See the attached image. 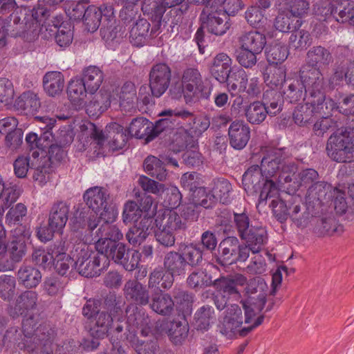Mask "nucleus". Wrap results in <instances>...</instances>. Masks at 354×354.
<instances>
[{
  "mask_svg": "<svg viewBox=\"0 0 354 354\" xmlns=\"http://www.w3.org/2000/svg\"><path fill=\"white\" fill-rule=\"evenodd\" d=\"M81 21L89 32H95L102 24L101 34L106 41L122 37L121 28L114 26L116 20L112 5L104 3L99 7L87 5Z\"/></svg>",
  "mask_w": 354,
  "mask_h": 354,
  "instance_id": "nucleus-7",
  "label": "nucleus"
},
{
  "mask_svg": "<svg viewBox=\"0 0 354 354\" xmlns=\"http://www.w3.org/2000/svg\"><path fill=\"white\" fill-rule=\"evenodd\" d=\"M230 145L236 149H243L250 138V129L243 121H234L229 127Z\"/></svg>",
  "mask_w": 354,
  "mask_h": 354,
  "instance_id": "nucleus-26",
  "label": "nucleus"
},
{
  "mask_svg": "<svg viewBox=\"0 0 354 354\" xmlns=\"http://www.w3.org/2000/svg\"><path fill=\"white\" fill-rule=\"evenodd\" d=\"M326 150L328 155L337 162H351L354 159V132L345 130L332 135Z\"/></svg>",
  "mask_w": 354,
  "mask_h": 354,
  "instance_id": "nucleus-11",
  "label": "nucleus"
},
{
  "mask_svg": "<svg viewBox=\"0 0 354 354\" xmlns=\"http://www.w3.org/2000/svg\"><path fill=\"white\" fill-rule=\"evenodd\" d=\"M41 329L37 328L35 330V337L34 342L37 341L34 347H28L26 354H50L53 351V342L50 337L46 338L45 334L44 337H40L39 333Z\"/></svg>",
  "mask_w": 354,
  "mask_h": 354,
  "instance_id": "nucleus-52",
  "label": "nucleus"
},
{
  "mask_svg": "<svg viewBox=\"0 0 354 354\" xmlns=\"http://www.w3.org/2000/svg\"><path fill=\"white\" fill-rule=\"evenodd\" d=\"M160 116H169V117H178L182 119H188L189 121H192L193 127L191 128V133H194V136H198L203 132L206 131L209 127V120L207 117L204 115H200L198 117H194V115L186 111H172L166 110L162 111L158 114Z\"/></svg>",
  "mask_w": 354,
  "mask_h": 354,
  "instance_id": "nucleus-25",
  "label": "nucleus"
},
{
  "mask_svg": "<svg viewBox=\"0 0 354 354\" xmlns=\"http://www.w3.org/2000/svg\"><path fill=\"white\" fill-rule=\"evenodd\" d=\"M192 203L194 206H202L205 208L212 207L216 202V200H212V193L207 192L204 187H198L192 194Z\"/></svg>",
  "mask_w": 354,
  "mask_h": 354,
  "instance_id": "nucleus-61",
  "label": "nucleus"
},
{
  "mask_svg": "<svg viewBox=\"0 0 354 354\" xmlns=\"http://www.w3.org/2000/svg\"><path fill=\"white\" fill-rule=\"evenodd\" d=\"M139 320L141 325V335L143 337L157 336L164 333H167L171 341L176 344H180L184 341L188 333V327L186 324L180 322H174L171 324V327L167 330V323L165 321L158 322L156 324V328L151 330L149 326V319L144 315H139Z\"/></svg>",
  "mask_w": 354,
  "mask_h": 354,
  "instance_id": "nucleus-13",
  "label": "nucleus"
},
{
  "mask_svg": "<svg viewBox=\"0 0 354 354\" xmlns=\"http://www.w3.org/2000/svg\"><path fill=\"white\" fill-rule=\"evenodd\" d=\"M217 290L214 303L219 310L223 309L229 298H241L239 288L243 287V296L241 301L244 316L238 305L227 308L221 325V333L227 338L244 337L261 325L263 316L260 315L266 304V284L263 279L257 277L249 281L241 274H235L214 280L213 283Z\"/></svg>",
  "mask_w": 354,
  "mask_h": 354,
  "instance_id": "nucleus-1",
  "label": "nucleus"
},
{
  "mask_svg": "<svg viewBox=\"0 0 354 354\" xmlns=\"http://www.w3.org/2000/svg\"><path fill=\"white\" fill-rule=\"evenodd\" d=\"M203 27L216 35H221L230 28L227 16L221 8L216 6V1H212L209 7L206 6L201 16Z\"/></svg>",
  "mask_w": 354,
  "mask_h": 354,
  "instance_id": "nucleus-17",
  "label": "nucleus"
},
{
  "mask_svg": "<svg viewBox=\"0 0 354 354\" xmlns=\"http://www.w3.org/2000/svg\"><path fill=\"white\" fill-rule=\"evenodd\" d=\"M279 14L276 17L274 27L281 32H288L299 28L301 26V21L293 17L291 14L286 9L279 10L278 5Z\"/></svg>",
  "mask_w": 354,
  "mask_h": 354,
  "instance_id": "nucleus-39",
  "label": "nucleus"
},
{
  "mask_svg": "<svg viewBox=\"0 0 354 354\" xmlns=\"http://www.w3.org/2000/svg\"><path fill=\"white\" fill-rule=\"evenodd\" d=\"M57 246L54 245L46 249L42 248L35 249L32 254V262L40 268L50 270L53 266L55 250Z\"/></svg>",
  "mask_w": 354,
  "mask_h": 354,
  "instance_id": "nucleus-40",
  "label": "nucleus"
},
{
  "mask_svg": "<svg viewBox=\"0 0 354 354\" xmlns=\"http://www.w3.org/2000/svg\"><path fill=\"white\" fill-rule=\"evenodd\" d=\"M87 88L83 81L79 78L72 79L68 86V95L71 102L76 109L85 105Z\"/></svg>",
  "mask_w": 354,
  "mask_h": 354,
  "instance_id": "nucleus-34",
  "label": "nucleus"
},
{
  "mask_svg": "<svg viewBox=\"0 0 354 354\" xmlns=\"http://www.w3.org/2000/svg\"><path fill=\"white\" fill-rule=\"evenodd\" d=\"M166 270L175 274L180 276L185 274L186 263L184 262L182 256L177 252H171L165 258L164 262Z\"/></svg>",
  "mask_w": 354,
  "mask_h": 354,
  "instance_id": "nucleus-50",
  "label": "nucleus"
},
{
  "mask_svg": "<svg viewBox=\"0 0 354 354\" xmlns=\"http://www.w3.org/2000/svg\"><path fill=\"white\" fill-rule=\"evenodd\" d=\"M227 89L232 95L244 93L248 84V74L243 68L232 71L227 79Z\"/></svg>",
  "mask_w": 354,
  "mask_h": 354,
  "instance_id": "nucleus-42",
  "label": "nucleus"
},
{
  "mask_svg": "<svg viewBox=\"0 0 354 354\" xmlns=\"http://www.w3.org/2000/svg\"><path fill=\"white\" fill-rule=\"evenodd\" d=\"M27 20L26 26L28 29V31L31 32L34 35H40L43 39H48L51 38L55 33V41L61 47H66L70 45L73 39V32L71 24L63 20V17L55 16L52 20L46 19L39 23L29 19L26 14Z\"/></svg>",
  "mask_w": 354,
  "mask_h": 354,
  "instance_id": "nucleus-10",
  "label": "nucleus"
},
{
  "mask_svg": "<svg viewBox=\"0 0 354 354\" xmlns=\"http://www.w3.org/2000/svg\"><path fill=\"white\" fill-rule=\"evenodd\" d=\"M53 261V266L61 275L66 274L71 268H75V258L66 254V249L63 245L55 248Z\"/></svg>",
  "mask_w": 354,
  "mask_h": 354,
  "instance_id": "nucleus-35",
  "label": "nucleus"
},
{
  "mask_svg": "<svg viewBox=\"0 0 354 354\" xmlns=\"http://www.w3.org/2000/svg\"><path fill=\"white\" fill-rule=\"evenodd\" d=\"M143 208L147 212L145 218L138 224L131 227L126 234L127 239L132 245H140L150 234L153 223V217L156 214L157 205L153 204L151 196H147Z\"/></svg>",
  "mask_w": 354,
  "mask_h": 354,
  "instance_id": "nucleus-16",
  "label": "nucleus"
},
{
  "mask_svg": "<svg viewBox=\"0 0 354 354\" xmlns=\"http://www.w3.org/2000/svg\"><path fill=\"white\" fill-rule=\"evenodd\" d=\"M171 77V71L165 64H156L150 73L149 91L156 97L161 96L167 90Z\"/></svg>",
  "mask_w": 354,
  "mask_h": 354,
  "instance_id": "nucleus-22",
  "label": "nucleus"
},
{
  "mask_svg": "<svg viewBox=\"0 0 354 354\" xmlns=\"http://www.w3.org/2000/svg\"><path fill=\"white\" fill-rule=\"evenodd\" d=\"M268 114L275 115L276 111L267 110L264 104L260 102L251 103L245 110L246 118L251 124L261 123Z\"/></svg>",
  "mask_w": 354,
  "mask_h": 354,
  "instance_id": "nucleus-45",
  "label": "nucleus"
},
{
  "mask_svg": "<svg viewBox=\"0 0 354 354\" xmlns=\"http://www.w3.org/2000/svg\"><path fill=\"white\" fill-rule=\"evenodd\" d=\"M69 207L64 202L55 204L50 210L48 225L62 234L68 221Z\"/></svg>",
  "mask_w": 354,
  "mask_h": 354,
  "instance_id": "nucleus-29",
  "label": "nucleus"
},
{
  "mask_svg": "<svg viewBox=\"0 0 354 354\" xmlns=\"http://www.w3.org/2000/svg\"><path fill=\"white\" fill-rule=\"evenodd\" d=\"M147 197L142 199L141 207H139L136 202L129 201H127L124 206L122 219L123 222L127 225L131 223L138 224L139 219H142L146 216L147 212L145 211L143 206L145 205V200Z\"/></svg>",
  "mask_w": 354,
  "mask_h": 354,
  "instance_id": "nucleus-41",
  "label": "nucleus"
},
{
  "mask_svg": "<svg viewBox=\"0 0 354 354\" xmlns=\"http://www.w3.org/2000/svg\"><path fill=\"white\" fill-rule=\"evenodd\" d=\"M43 86L49 95H59L64 87V75L59 71L46 73L43 77Z\"/></svg>",
  "mask_w": 354,
  "mask_h": 354,
  "instance_id": "nucleus-36",
  "label": "nucleus"
},
{
  "mask_svg": "<svg viewBox=\"0 0 354 354\" xmlns=\"http://www.w3.org/2000/svg\"><path fill=\"white\" fill-rule=\"evenodd\" d=\"M343 227L337 225L333 218L322 219L315 229V232L319 236H332L340 234Z\"/></svg>",
  "mask_w": 354,
  "mask_h": 354,
  "instance_id": "nucleus-57",
  "label": "nucleus"
},
{
  "mask_svg": "<svg viewBox=\"0 0 354 354\" xmlns=\"http://www.w3.org/2000/svg\"><path fill=\"white\" fill-rule=\"evenodd\" d=\"M182 258L185 263L190 266L198 264L203 257L202 251L196 244L190 243L185 245L181 248Z\"/></svg>",
  "mask_w": 354,
  "mask_h": 354,
  "instance_id": "nucleus-55",
  "label": "nucleus"
},
{
  "mask_svg": "<svg viewBox=\"0 0 354 354\" xmlns=\"http://www.w3.org/2000/svg\"><path fill=\"white\" fill-rule=\"evenodd\" d=\"M127 300L139 305H146L149 302V294L145 286L136 280L127 281L124 288Z\"/></svg>",
  "mask_w": 354,
  "mask_h": 354,
  "instance_id": "nucleus-31",
  "label": "nucleus"
},
{
  "mask_svg": "<svg viewBox=\"0 0 354 354\" xmlns=\"http://www.w3.org/2000/svg\"><path fill=\"white\" fill-rule=\"evenodd\" d=\"M150 28V24L145 19H139L130 30L131 42L137 46H142Z\"/></svg>",
  "mask_w": 354,
  "mask_h": 354,
  "instance_id": "nucleus-48",
  "label": "nucleus"
},
{
  "mask_svg": "<svg viewBox=\"0 0 354 354\" xmlns=\"http://www.w3.org/2000/svg\"><path fill=\"white\" fill-rule=\"evenodd\" d=\"M174 277L175 274L167 270L163 273L162 270L156 269L151 274L149 284L150 286H154L160 283L163 288H169L174 283Z\"/></svg>",
  "mask_w": 354,
  "mask_h": 354,
  "instance_id": "nucleus-58",
  "label": "nucleus"
},
{
  "mask_svg": "<svg viewBox=\"0 0 354 354\" xmlns=\"http://www.w3.org/2000/svg\"><path fill=\"white\" fill-rule=\"evenodd\" d=\"M111 93H117L118 104L120 107L127 111L136 110V100L137 104L142 102L144 105L149 104L151 100V95L149 86L144 85L140 88L139 95L136 97L135 86L131 82H127L122 87L120 91L115 89L111 91Z\"/></svg>",
  "mask_w": 354,
  "mask_h": 354,
  "instance_id": "nucleus-14",
  "label": "nucleus"
},
{
  "mask_svg": "<svg viewBox=\"0 0 354 354\" xmlns=\"http://www.w3.org/2000/svg\"><path fill=\"white\" fill-rule=\"evenodd\" d=\"M64 0H39L37 6L31 10L30 19L33 21L42 22L49 17V10L46 6H55Z\"/></svg>",
  "mask_w": 354,
  "mask_h": 354,
  "instance_id": "nucleus-56",
  "label": "nucleus"
},
{
  "mask_svg": "<svg viewBox=\"0 0 354 354\" xmlns=\"http://www.w3.org/2000/svg\"><path fill=\"white\" fill-rule=\"evenodd\" d=\"M301 84L299 81L291 83L284 91L286 98L292 103L299 100L303 95V89L309 93L306 106L312 108L313 112H322V101L325 99V82L319 70L313 66H304L300 71Z\"/></svg>",
  "mask_w": 354,
  "mask_h": 354,
  "instance_id": "nucleus-3",
  "label": "nucleus"
},
{
  "mask_svg": "<svg viewBox=\"0 0 354 354\" xmlns=\"http://www.w3.org/2000/svg\"><path fill=\"white\" fill-rule=\"evenodd\" d=\"M89 0H67L63 3V9L66 15L71 20L81 21Z\"/></svg>",
  "mask_w": 354,
  "mask_h": 354,
  "instance_id": "nucleus-49",
  "label": "nucleus"
},
{
  "mask_svg": "<svg viewBox=\"0 0 354 354\" xmlns=\"http://www.w3.org/2000/svg\"><path fill=\"white\" fill-rule=\"evenodd\" d=\"M138 183L146 192L160 195L166 192V196L164 199V206L166 209H175L180 204L182 199L181 194L176 186H169L165 189V185L159 184L147 176H142L139 178Z\"/></svg>",
  "mask_w": 354,
  "mask_h": 354,
  "instance_id": "nucleus-20",
  "label": "nucleus"
},
{
  "mask_svg": "<svg viewBox=\"0 0 354 354\" xmlns=\"http://www.w3.org/2000/svg\"><path fill=\"white\" fill-rule=\"evenodd\" d=\"M183 0H145L141 9L144 13L151 15V18L160 21L167 8L180 4Z\"/></svg>",
  "mask_w": 354,
  "mask_h": 354,
  "instance_id": "nucleus-30",
  "label": "nucleus"
},
{
  "mask_svg": "<svg viewBox=\"0 0 354 354\" xmlns=\"http://www.w3.org/2000/svg\"><path fill=\"white\" fill-rule=\"evenodd\" d=\"M156 226L176 232L184 227L180 216L176 211L165 209L162 213L158 212L155 219Z\"/></svg>",
  "mask_w": 354,
  "mask_h": 354,
  "instance_id": "nucleus-33",
  "label": "nucleus"
},
{
  "mask_svg": "<svg viewBox=\"0 0 354 354\" xmlns=\"http://www.w3.org/2000/svg\"><path fill=\"white\" fill-rule=\"evenodd\" d=\"M80 129V141L82 144L80 150H85L93 145L97 154L103 153L106 146L111 151L122 149L130 136L127 129L124 130L123 127L116 122L107 125L104 133L88 121H82Z\"/></svg>",
  "mask_w": 354,
  "mask_h": 354,
  "instance_id": "nucleus-4",
  "label": "nucleus"
},
{
  "mask_svg": "<svg viewBox=\"0 0 354 354\" xmlns=\"http://www.w3.org/2000/svg\"><path fill=\"white\" fill-rule=\"evenodd\" d=\"M238 248L239 241L236 238L230 236L223 240L219 245V263L223 266H227L238 261Z\"/></svg>",
  "mask_w": 354,
  "mask_h": 354,
  "instance_id": "nucleus-32",
  "label": "nucleus"
},
{
  "mask_svg": "<svg viewBox=\"0 0 354 354\" xmlns=\"http://www.w3.org/2000/svg\"><path fill=\"white\" fill-rule=\"evenodd\" d=\"M288 55V48L281 43L270 45L266 50V58L270 64H279L284 62Z\"/></svg>",
  "mask_w": 354,
  "mask_h": 354,
  "instance_id": "nucleus-51",
  "label": "nucleus"
},
{
  "mask_svg": "<svg viewBox=\"0 0 354 354\" xmlns=\"http://www.w3.org/2000/svg\"><path fill=\"white\" fill-rule=\"evenodd\" d=\"M279 10L286 9L291 16L300 19L304 17L310 8V3L308 0H278Z\"/></svg>",
  "mask_w": 354,
  "mask_h": 354,
  "instance_id": "nucleus-38",
  "label": "nucleus"
},
{
  "mask_svg": "<svg viewBox=\"0 0 354 354\" xmlns=\"http://www.w3.org/2000/svg\"><path fill=\"white\" fill-rule=\"evenodd\" d=\"M101 231L104 237H100L96 241L97 248L105 255L109 257L115 263L123 266L127 270L131 271L136 269L140 260V253L134 250L131 253L129 258V253L127 252L124 244L117 243L122 239L123 234L115 225H104Z\"/></svg>",
  "mask_w": 354,
  "mask_h": 354,
  "instance_id": "nucleus-5",
  "label": "nucleus"
},
{
  "mask_svg": "<svg viewBox=\"0 0 354 354\" xmlns=\"http://www.w3.org/2000/svg\"><path fill=\"white\" fill-rule=\"evenodd\" d=\"M169 120L168 118L162 119L153 124L145 118L138 117L132 120L127 131L130 136L143 139L147 143L165 129Z\"/></svg>",
  "mask_w": 354,
  "mask_h": 354,
  "instance_id": "nucleus-15",
  "label": "nucleus"
},
{
  "mask_svg": "<svg viewBox=\"0 0 354 354\" xmlns=\"http://www.w3.org/2000/svg\"><path fill=\"white\" fill-rule=\"evenodd\" d=\"M325 99L322 101L323 109H322V112H313L312 108H310V112L314 114H319L320 115H323L324 117L319 121L317 122L314 124V131L318 134L324 133L328 128L330 127L331 119H330L328 116L331 111L337 108V104L331 99H328L324 102Z\"/></svg>",
  "mask_w": 354,
  "mask_h": 354,
  "instance_id": "nucleus-44",
  "label": "nucleus"
},
{
  "mask_svg": "<svg viewBox=\"0 0 354 354\" xmlns=\"http://www.w3.org/2000/svg\"><path fill=\"white\" fill-rule=\"evenodd\" d=\"M117 93H111L109 91H103L100 95H97L96 99L91 102L86 106L87 113L93 117H97L103 112L106 111L111 104L118 105Z\"/></svg>",
  "mask_w": 354,
  "mask_h": 354,
  "instance_id": "nucleus-28",
  "label": "nucleus"
},
{
  "mask_svg": "<svg viewBox=\"0 0 354 354\" xmlns=\"http://www.w3.org/2000/svg\"><path fill=\"white\" fill-rule=\"evenodd\" d=\"M214 309L206 306L201 307L195 314L198 329L207 330L210 324V319L213 317Z\"/></svg>",
  "mask_w": 354,
  "mask_h": 354,
  "instance_id": "nucleus-64",
  "label": "nucleus"
},
{
  "mask_svg": "<svg viewBox=\"0 0 354 354\" xmlns=\"http://www.w3.org/2000/svg\"><path fill=\"white\" fill-rule=\"evenodd\" d=\"M232 189L231 184L225 179H218L214 182L212 193V200H216L225 204L229 201V194Z\"/></svg>",
  "mask_w": 354,
  "mask_h": 354,
  "instance_id": "nucleus-54",
  "label": "nucleus"
},
{
  "mask_svg": "<svg viewBox=\"0 0 354 354\" xmlns=\"http://www.w3.org/2000/svg\"><path fill=\"white\" fill-rule=\"evenodd\" d=\"M182 91L176 93L175 90H171L173 97L178 98L183 93L187 101L192 100L194 97H205L203 93L204 84L201 75L198 71L195 68L187 69L182 77Z\"/></svg>",
  "mask_w": 354,
  "mask_h": 354,
  "instance_id": "nucleus-18",
  "label": "nucleus"
},
{
  "mask_svg": "<svg viewBox=\"0 0 354 354\" xmlns=\"http://www.w3.org/2000/svg\"><path fill=\"white\" fill-rule=\"evenodd\" d=\"M103 79L102 71L96 66H91L85 69L82 80L87 88V91L94 93L101 86Z\"/></svg>",
  "mask_w": 354,
  "mask_h": 354,
  "instance_id": "nucleus-43",
  "label": "nucleus"
},
{
  "mask_svg": "<svg viewBox=\"0 0 354 354\" xmlns=\"http://www.w3.org/2000/svg\"><path fill=\"white\" fill-rule=\"evenodd\" d=\"M84 200L86 205L92 209L98 218L92 219L89 218L87 221V225L90 230H93L98 225L99 219L104 221L97 230V236L104 237L101 231L102 227L105 225H109L115 221L118 212L114 205L109 204L108 199L109 194L108 191L102 187L95 186L88 189L84 194Z\"/></svg>",
  "mask_w": 354,
  "mask_h": 354,
  "instance_id": "nucleus-8",
  "label": "nucleus"
},
{
  "mask_svg": "<svg viewBox=\"0 0 354 354\" xmlns=\"http://www.w3.org/2000/svg\"><path fill=\"white\" fill-rule=\"evenodd\" d=\"M330 188L329 185L324 183H316L313 184L308 191L307 200L309 203H322L323 198L326 196V192Z\"/></svg>",
  "mask_w": 354,
  "mask_h": 354,
  "instance_id": "nucleus-62",
  "label": "nucleus"
},
{
  "mask_svg": "<svg viewBox=\"0 0 354 354\" xmlns=\"http://www.w3.org/2000/svg\"><path fill=\"white\" fill-rule=\"evenodd\" d=\"M133 311L134 310L131 311L130 308L127 310L128 317L126 324L127 330L130 333L127 339L132 342L138 354H154L157 349L155 342H145L135 337L134 333L136 332V329H140L141 331L140 320H139V315L141 314L140 313H135Z\"/></svg>",
  "mask_w": 354,
  "mask_h": 354,
  "instance_id": "nucleus-21",
  "label": "nucleus"
},
{
  "mask_svg": "<svg viewBox=\"0 0 354 354\" xmlns=\"http://www.w3.org/2000/svg\"><path fill=\"white\" fill-rule=\"evenodd\" d=\"M10 257L13 262H19L22 259V229L15 228L11 230V240L7 245Z\"/></svg>",
  "mask_w": 354,
  "mask_h": 354,
  "instance_id": "nucleus-47",
  "label": "nucleus"
},
{
  "mask_svg": "<svg viewBox=\"0 0 354 354\" xmlns=\"http://www.w3.org/2000/svg\"><path fill=\"white\" fill-rule=\"evenodd\" d=\"M95 248L96 251H93L86 243L80 242L75 245L71 252L75 258V269L86 277H97L109 266L110 257L97 248L96 243Z\"/></svg>",
  "mask_w": 354,
  "mask_h": 354,
  "instance_id": "nucleus-9",
  "label": "nucleus"
},
{
  "mask_svg": "<svg viewBox=\"0 0 354 354\" xmlns=\"http://www.w3.org/2000/svg\"><path fill=\"white\" fill-rule=\"evenodd\" d=\"M161 158L162 160H160L156 156H149L145 160L143 167L145 171L149 175L157 178L160 181H163L166 179L167 173L165 169L162 161L171 164L174 167H178V162L176 159L167 155L161 156Z\"/></svg>",
  "mask_w": 354,
  "mask_h": 354,
  "instance_id": "nucleus-23",
  "label": "nucleus"
},
{
  "mask_svg": "<svg viewBox=\"0 0 354 354\" xmlns=\"http://www.w3.org/2000/svg\"><path fill=\"white\" fill-rule=\"evenodd\" d=\"M297 167L295 165H281L279 174V183L281 191H286L288 194L294 193L299 187L307 186L317 178V172L313 169L302 171L298 178L296 176Z\"/></svg>",
  "mask_w": 354,
  "mask_h": 354,
  "instance_id": "nucleus-12",
  "label": "nucleus"
},
{
  "mask_svg": "<svg viewBox=\"0 0 354 354\" xmlns=\"http://www.w3.org/2000/svg\"><path fill=\"white\" fill-rule=\"evenodd\" d=\"M245 19L251 26L257 28H263L264 24L268 21L264 17L263 11L256 6H252L248 9L245 12Z\"/></svg>",
  "mask_w": 354,
  "mask_h": 354,
  "instance_id": "nucleus-63",
  "label": "nucleus"
},
{
  "mask_svg": "<svg viewBox=\"0 0 354 354\" xmlns=\"http://www.w3.org/2000/svg\"><path fill=\"white\" fill-rule=\"evenodd\" d=\"M174 305V301L169 295L160 294L153 298L151 307L158 314L168 315L172 311Z\"/></svg>",
  "mask_w": 354,
  "mask_h": 354,
  "instance_id": "nucleus-53",
  "label": "nucleus"
},
{
  "mask_svg": "<svg viewBox=\"0 0 354 354\" xmlns=\"http://www.w3.org/2000/svg\"><path fill=\"white\" fill-rule=\"evenodd\" d=\"M232 59L225 53L216 55L209 68L212 75L219 82H226L232 73Z\"/></svg>",
  "mask_w": 354,
  "mask_h": 354,
  "instance_id": "nucleus-27",
  "label": "nucleus"
},
{
  "mask_svg": "<svg viewBox=\"0 0 354 354\" xmlns=\"http://www.w3.org/2000/svg\"><path fill=\"white\" fill-rule=\"evenodd\" d=\"M267 154L261 160V169L258 166L249 168L243 176V184L245 190L252 189L257 191L260 187V178H262L263 187L259 194V202L266 201L268 198L276 196L281 191L279 183V174L281 165L283 151L281 149L269 148Z\"/></svg>",
  "mask_w": 354,
  "mask_h": 354,
  "instance_id": "nucleus-2",
  "label": "nucleus"
},
{
  "mask_svg": "<svg viewBox=\"0 0 354 354\" xmlns=\"http://www.w3.org/2000/svg\"><path fill=\"white\" fill-rule=\"evenodd\" d=\"M351 2L352 1L342 2L338 4V6H337L335 9L333 8L334 5H332L331 3H325L322 5H317V8H316V15L319 17V20L324 21L333 16L339 22L349 24L347 21H343L339 19L340 18V10H344L345 8L348 7V4Z\"/></svg>",
  "mask_w": 354,
  "mask_h": 354,
  "instance_id": "nucleus-46",
  "label": "nucleus"
},
{
  "mask_svg": "<svg viewBox=\"0 0 354 354\" xmlns=\"http://www.w3.org/2000/svg\"><path fill=\"white\" fill-rule=\"evenodd\" d=\"M19 122L14 117L0 120V133L6 134V142L9 147L17 149L22 144V129L17 128Z\"/></svg>",
  "mask_w": 354,
  "mask_h": 354,
  "instance_id": "nucleus-24",
  "label": "nucleus"
},
{
  "mask_svg": "<svg viewBox=\"0 0 354 354\" xmlns=\"http://www.w3.org/2000/svg\"><path fill=\"white\" fill-rule=\"evenodd\" d=\"M266 37L258 31H251L243 35L239 39L241 46L261 53L266 45Z\"/></svg>",
  "mask_w": 354,
  "mask_h": 354,
  "instance_id": "nucleus-37",
  "label": "nucleus"
},
{
  "mask_svg": "<svg viewBox=\"0 0 354 354\" xmlns=\"http://www.w3.org/2000/svg\"><path fill=\"white\" fill-rule=\"evenodd\" d=\"M257 55L259 53L240 46L236 50V59L241 66L251 68L257 64Z\"/></svg>",
  "mask_w": 354,
  "mask_h": 354,
  "instance_id": "nucleus-60",
  "label": "nucleus"
},
{
  "mask_svg": "<svg viewBox=\"0 0 354 354\" xmlns=\"http://www.w3.org/2000/svg\"><path fill=\"white\" fill-rule=\"evenodd\" d=\"M98 307V301L88 300L82 309L84 316L88 319H93L90 329L91 335L95 337H105L109 334L120 333L123 328L121 325L124 317L122 309L114 307L109 313L105 308L99 309Z\"/></svg>",
  "mask_w": 354,
  "mask_h": 354,
  "instance_id": "nucleus-6",
  "label": "nucleus"
},
{
  "mask_svg": "<svg viewBox=\"0 0 354 354\" xmlns=\"http://www.w3.org/2000/svg\"><path fill=\"white\" fill-rule=\"evenodd\" d=\"M16 280L9 275L0 277V297L4 301H10L15 295Z\"/></svg>",
  "mask_w": 354,
  "mask_h": 354,
  "instance_id": "nucleus-59",
  "label": "nucleus"
},
{
  "mask_svg": "<svg viewBox=\"0 0 354 354\" xmlns=\"http://www.w3.org/2000/svg\"><path fill=\"white\" fill-rule=\"evenodd\" d=\"M234 221L242 239L245 241L253 253L258 252L266 239V232L263 228H250L249 220L245 214H235Z\"/></svg>",
  "mask_w": 354,
  "mask_h": 354,
  "instance_id": "nucleus-19",
  "label": "nucleus"
}]
</instances>
